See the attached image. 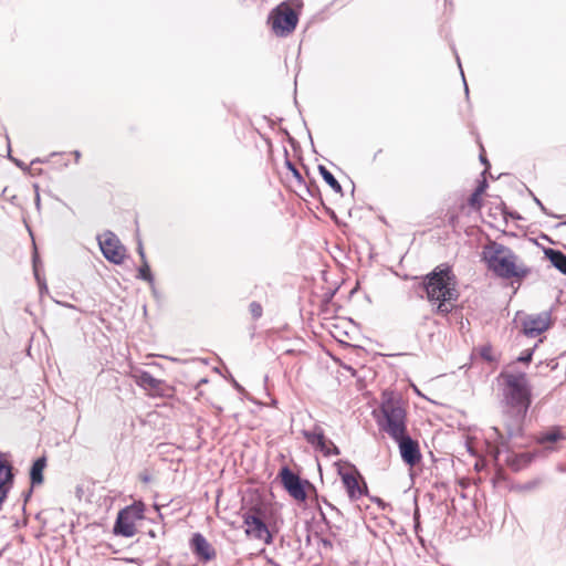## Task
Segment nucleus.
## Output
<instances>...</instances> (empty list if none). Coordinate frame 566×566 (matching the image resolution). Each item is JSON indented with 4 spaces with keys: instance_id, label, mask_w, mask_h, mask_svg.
<instances>
[{
    "instance_id": "nucleus-1",
    "label": "nucleus",
    "mask_w": 566,
    "mask_h": 566,
    "mask_svg": "<svg viewBox=\"0 0 566 566\" xmlns=\"http://www.w3.org/2000/svg\"><path fill=\"white\" fill-rule=\"evenodd\" d=\"M424 287L428 301L436 306V312L442 315L449 314L459 294L457 281L450 268L438 266L427 275Z\"/></svg>"
},
{
    "instance_id": "nucleus-2",
    "label": "nucleus",
    "mask_w": 566,
    "mask_h": 566,
    "mask_svg": "<svg viewBox=\"0 0 566 566\" xmlns=\"http://www.w3.org/2000/svg\"><path fill=\"white\" fill-rule=\"evenodd\" d=\"M501 378L504 380L503 395L509 408L515 409L514 428L509 427V436L516 437L522 433V421L531 403V389L526 375L523 373L503 371Z\"/></svg>"
},
{
    "instance_id": "nucleus-3",
    "label": "nucleus",
    "mask_w": 566,
    "mask_h": 566,
    "mask_svg": "<svg viewBox=\"0 0 566 566\" xmlns=\"http://www.w3.org/2000/svg\"><path fill=\"white\" fill-rule=\"evenodd\" d=\"M482 259L490 271L503 279H524L530 274V269L510 248L495 241L483 248Z\"/></svg>"
},
{
    "instance_id": "nucleus-4",
    "label": "nucleus",
    "mask_w": 566,
    "mask_h": 566,
    "mask_svg": "<svg viewBox=\"0 0 566 566\" xmlns=\"http://www.w3.org/2000/svg\"><path fill=\"white\" fill-rule=\"evenodd\" d=\"M381 418L378 419L379 428L388 433L391 439L407 433V415L401 398L392 391H384L380 402Z\"/></svg>"
},
{
    "instance_id": "nucleus-5",
    "label": "nucleus",
    "mask_w": 566,
    "mask_h": 566,
    "mask_svg": "<svg viewBox=\"0 0 566 566\" xmlns=\"http://www.w3.org/2000/svg\"><path fill=\"white\" fill-rule=\"evenodd\" d=\"M144 517L142 505H130L123 509L117 516L114 533L125 537H132L136 534V523Z\"/></svg>"
},
{
    "instance_id": "nucleus-6",
    "label": "nucleus",
    "mask_w": 566,
    "mask_h": 566,
    "mask_svg": "<svg viewBox=\"0 0 566 566\" xmlns=\"http://www.w3.org/2000/svg\"><path fill=\"white\" fill-rule=\"evenodd\" d=\"M269 22L276 35L285 36L295 29L297 17L287 6H279L271 12Z\"/></svg>"
},
{
    "instance_id": "nucleus-7",
    "label": "nucleus",
    "mask_w": 566,
    "mask_h": 566,
    "mask_svg": "<svg viewBox=\"0 0 566 566\" xmlns=\"http://www.w3.org/2000/svg\"><path fill=\"white\" fill-rule=\"evenodd\" d=\"M99 249L106 260L114 264H122L126 258V249L119 239L111 231L97 237Z\"/></svg>"
},
{
    "instance_id": "nucleus-8",
    "label": "nucleus",
    "mask_w": 566,
    "mask_h": 566,
    "mask_svg": "<svg viewBox=\"0 0 566 566\" xmlns=\"http://www.w3.org/2000/svg\"><path fill=\"white\" fill-rule=\"evenodd\" d=\"M302 433L306 441L324 455L331 457L339 454V449L333 441L325 437L321 427L315 426L312 430H304Z\"/></svg>"
},
{
    "instance_id": "nucleus-9",
    "label": "nucleus",
    "mask_w": 566,
    "mask_h": 566,
    "mask_svg": "<svg viewBox=\"0 0 566 566\" xmlns=\"http://www.w3.org/2000/svg\"><path fill=\"white\" fill-rule=\"evenodd\" d=\"M243 524L244 532L248 537L261 541L265 545L272 544V534L260 517L248 514L244 516Z\"/></svg>"
},
{
    "instance_id": "nucleus-10",
    "label": "nucleus",
    "mask_w": 566,
    "mask_h": 566,
    "mask_svg": "<svg viewBox=\"0 0 566 566\" xmlns=\"http://www.w3.org/2000/svg\"><path fill=\"white\" fill-rule=\"evenodd\" d=\"M515 415H516L515 409L509 408L505 411L504 416H505V428H506L507 438H505L499 431L497 428H495V427L491 428V432L488 436V440L493 443V449H494L493 452H494L495 458L499 457V454L501 453L502 450L507 449V440L513 438V437L509 436V427L514 428Z\"/></svg>"
},
{
    "instance_id": "nucleus-11",
    "label": "nucleus",
    "mask_w": 566,
    "mask_h": 566,
    "mask_svg": "<svg viewBox=\"0 0 566 566\" xmlns=\"http://www.w3.org/2000/svg\"><path fill=\"white\" fill-rule=\"evenodd\" d=\"M399 447L401 459L410 467L416 465L421 460V453L418 442L412 440L407 433L394 439Z\"/></svg>"
},
{
    "instance_id": "nucleus-12",
    "label": "nucleus",
    "mask_w": 566,
    "mask_h": 566,
    "mask_svg": "<svg viewBox=\"0 0 566 566\" xmlns=\"http://www.w3.org/2000/svg\"><path fill=\"white\" fill-rule=\"evenodd\" d=\"M549 327L548 314L527 315L522 319V329L525 336L536 337Z\"/></svg>"
},
{
    "instance_id": "nucleus-13",
    "label": "nucleus",
    "mask_w": 566,
    "mask_h": 566,
    "mask_svg": "<svg viewBox=\"0 0 566 566\" xmlns=\"http://www.w3.org/2000/svg\"><path fill=\"white\" fill-rule=\"evenodd\" d=\"M282 483L289 494L297 501L304 502L306 500V492L303 482L290 469L284 468L281 471Z\"/></svg>"
},
{
    "instance_id": "nucleus-14",
    "label": "nucleus",
    "mask_w": 566,
    "mask_h": 566,
    "mask_svg": "<svg viewBox=\"0 0 566 566\" xmlns=\"http://www.w3.org/2000/svg\"><path fill=\"white\" fill-rule=\"evenodd\" d=\"M190 547L198 559L203 563L211 562L217 556L216 549L201 533L192 535Z\"/></svg>"
},
{
    "instance_id": "nucleus-15",
    "label": "nucleus",
    "mask_w": 566,
    "mask_h": 566,
    "mask_svg": "<svg viewBox=\"0 0 566 566\" xmlns=\"http://www.w3.org/2000/svg\"><path fill=\"white\" fill-rule=\"evenodd\" d=\"M342 482L346 489L347 495L352 501L359 500L367 491L366 484L360 485L359 474L354 471H339Z\"/></svg>"
},
{
    "instance_id": "nucleus-16",
    "label": "nucleus",
    "mask_w": 566,
    "mask_h": 566,
    "mask_svg": "<svg viewBox=\"0 0 566 566\" xmlns=\"http://www.w3.org/2000/svg\"><path fill=\"white\" fill-rule=\"evenodd\" d=\"M134 381L145 390L155 391L160 387L161 381L154 378L149 373L143 370H134L132 373Z\"/></svg>"
},
{
    "instance_id": "nucleus-17",
    "label": "nucleus",
    "mask_w": 566,
    "mask_h": 566,
    "mask_svg": "<svg viewBox=\"0 0 566 566\" xmlns=\"http://www.w3.org/2000/svg\"><path fill=\"white\" fill-rule=\"evenodd\" d=\"M545 254L556 269L566 274V255L564 253L548 249L546 250Z\"/></svg>"
},
{
    "instance_id": "nucleus-18",
    "label": "nucleus",
    "mask_w": 566,
    "mask_h": 566,
    "mask_svg": "<svg viewBox=\"0 0 566 566\" xmlns=\"http://www.w3.org/2000/svg\"><path fill=\"white\" fill-rule=\"evenodd\" d=\"M44 468H45V459L44 458H40L36 461H34V463L31 468V472H30V478H31L32 484H41L43 482Z\"/></svg>"
},
{
    "instance_id": "nucleus-19",
    "label": "nucleus",
    "mask_w": 566,
    "mask_h": 566,
    "mask_svg": "<svg viewBox=\"0 0 566 566\" xmlns=\"http://www.w3.org/2000/svg\"><path fill=\"white\" fill-rule=\"evenodd\" d=\"M318 171L322 176V178L325 180V182L336 192L340 193L343 192L340 184L336 180V178L333 176V174L323 165L318 166Z\"/></svg>"
},
{
    "instance_id": "nucleus-20",
    "label": "nucleus",
    "mask_w": 566,
    "mask_h": 566,
    "mask_svg": "<svg viewBox=\"0 0 566 566\" xmlns=\"http://www.w3.org/2000/svg\"><path fill=\"white\" fill-rule=\"evenodd\" d=\"M533 458L534 455L532 453H521L518 455H513L512 458L507 459V461L510 465L517 471L530 464Z\"/></svg>"
},
{
    "instance_id": "nucleus-21",
    "label": "nucleus",
    "mask_w": 566,
    "mask_h": 566,
    "mask_svg": "<svg viewBox=\"0 0 566 566\" xmlns=\"http://www.w3.org/2000/svg\"><path fill=\"white\" fill-rule=\"evenodd\" d=\"M563 434L560 432L559 429L557 428H554V429H551L549 431L541 434L538 438H537V442L541 443V444H546V443H553V442H556L560 439H563Z\"/></svg>"
},
{
    "instance_id": "nucleus-22",
    "label": "nucleus",
    "mask_w": 566,
    "mask_h": 566,
    "mask_svg": "<svg viewBox=\"0 0 566 566\" xmlns=\"http://www.w3.org/2000/svg\"><path fill=\"white\" fill-rule=\"evenodd\" d=\"M142 262H143V264L138 270V277L153 284L154 277L150 273L149 265H148L147 261H142Z\"/></svg>"
},
{
    "instance_id": "nucleus-23",
    "label": "nucleus",
    "mask_w": 566,
    "mask_h": 566,
    "mask_svg": "<svg viewBox=\"0 0 566 566\" xmlns=\"http://www.w3.org/2000/svg\"><path fill=\"white\" fill-rule=\"evenodd\" d=\"M11 479V471L6 470V474L0 475V503L4 500L7 490L4 488L6 483Z\"/></svg>"
},
{
    "instance_id": "nucleus-24",
    "label": "nucleus",
    "mask_w": 566,
    "mask_h": 566,
    "mask_svg": "<svg viewBox=\"0 0 566 566\" xmlns=\"http://www.w3.org/2000/svg\"><path fill=\"white\" fill-rule=\"evenodd\" d=\"M481 195L479 192H476L474 190V192L471 195L470 199H469V203L470 206L475 209V210H479L481 208V205H482V199H481Z\"/></svg>"
},
{
    "instance_id": "nucleus-25",
    "label": "nucleus",
    "mask_w": 566,
    "mask_h": 566,
    "mask_svg": "<svg viewBox=\"0 0 566 566\" xmlns=\"http://www.w3.org/2000/svg\"><path fill=\"white\" fill-rule=\"evenodd\" d=\"M250 313L253 316V318H260L262 315V306L256 302H252L250 304Z\"/></svg>"
},
{
    "instance_id": "nucleus-26",
    "label": "nucleus",
    "mask_w": 566,
    "mask_h": 566,
    "mask_svg": "<svg viewBox=\"0 0 566 566\" xmlns=\"http://www.w3.org/2000/svg\"><path fill=\"white\" fill-rule=\"evenodd\" d=\"M481 356L489 361L494 360L493 350L490 346H484L481 348Z\"/></svg>"
},
{
    "instance_id": "nucleus-27",
    "label": "nucleus",
    "mask_w": 566,
    "mask_h": 566,
    "mask_svg": "<svg viewBox=\"0 0 566 566\" xmlns=\"http://www.w3.org/2000/svg\"><path fill=\"white\" fill-rule=\"evenodd\" d=\"M486 187H488L486 180L483 179L481 181V184L478 186V188L475 189V191L479 192L482 196L483 192L485 191Z\"/></svg>"
},
{
    "instance_id": "nucleus-28",
    "label": "nucleus",
    "mask_w": 566,
    "mask_h": 566,
    "mask_svg": "<svg viewBox=\"0 0 566 566\" xmlns=\"http://www.w3.org/2000/svg\"><path fill=\"white\" fill-rule=\"evenodd\" d=\"M9 469H10V468H9V467H7V465L3 463L2 459L0 458V475H1V474H2V475H3V474H6V470H9Z\"/></svg>"
},
{
    "instance_id": "nucleus-29",
    "label": "nucleus",
    "mask_w": 566,
    "mask_h": 566,
    "mask_svg": "<svg viewBox=\"0 0 566 566\" xmlns=\"http://www.w3.org/2000/svg\"><path fill=\"white\" fill-rule=\"evenodd\" d=\"M289 165V168L291 169V171L293 172V175L297 178V179H301V175L300 172L292 166L291 163H287Z\"/></svg>"
},
{
    "instance_id": "nucleus-30",
    "label": "nucleus",
    "mask_w": 566,
    "mask_h": 566,
    "mask_svg": "<svg viewBox=\"0 0 566 566\" xmlns=\"http://www.w3.org/2000/svg\"><path fill=\"white\" fill-rule=\"evenodd\" d=\"M138 253L142 258V261H146V256H145V252H144V248H143L142 243H139V245H138Z\"/></svg>"
},
{
    "instance_id": "nucleus-31",
    "label": "nucleus",
    "mask_w": 566,
    "mask_h": 566,
    "mask_svg": "<svg viewBox=\"0 0 566 566\" xmlns=\"http://www.w3.org/2000/svg\"><path fill=\"white\" fill-rule=\"evenodd\" d=\"M531 358H532V353H528V354H527V355H525V356H521V357H518V360H520V361H530V360H531Z\"/></svg>"
},
{
    "instance_id": "nucleus-32",
    "label": "nucleus",
    "mask_w": 566,
    "mask_h": 566,
    "mask_svg": "<svg viewBox=\"0 0 566 566\" xmlns=\"http://www.w3.org/2000/svg\"><path fill=\"white\" fill-rule=\"evenodd\" d=\"M535 201H536L537 206H539L543 211H546L545 207L537 198H535Z\"/></svg>"
},
{
    "instance_id": "nucleus-33",
    "label": "nucleus",
    "mask_w": 566,
    "mask_h": 566,
    "mask_svg": "<svg viewBox=\"0 0 566 566\" xmlns=\"http://www.w3.org/2000/svg\"><path fill=\"white\" fill-rule=\"evenodd\" d=\"M480 158H481V161H482L484 165H486V166L489 165L488 160L484 158V156H483V155H481V156H480Z\"/></svg>"
},
{
    "instance_id": "nucleus-34",
    "label": "nucleus",
    "mask_w": 566,
    "mask_h": 566,
    "mask_svg": "<svg viewBox=\"0 0 566 566\" xmlns=\"http://www.w3.org/2000/svg\"><path fill=\"white\" fill-rule=\"evenodd\" d=\"M74 155H75V159H76V161H77V160L80 159V157H81L80 151H77V150H76V151H74Z\"/></svg>"
},
{
    "instance_id": "nucleus-35",
    "label": "nucleus",
    "mask_w": 566,
    "mask_h": 566,
    "mask_svg": "<svg viewBox=\"0 0 566 566\" xmlns=\"http://www.w3.org/2000/svg\"><path fill=\"white\" fill-rule=\"evenodd\" d=\"M35 203H36V206L39 207V205H40V195H39V193H36V197H35Z\"/></svg>"
}]
</instances>
